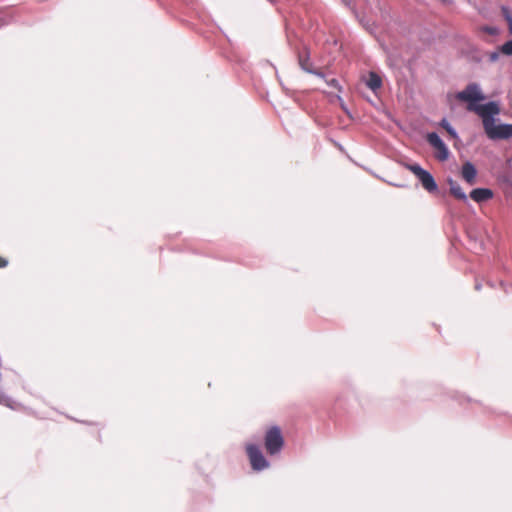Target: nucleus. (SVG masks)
<instances>
[{"label":"nucleus","instance_id":"1","mask_svg":"<svg viewBox=\"0 0 512 512\" xmlns=\"http://www.w3.org/2000/svg\"><path fill=\"white\" fill-rule=\"evenodd\" d=\"M456 98L462 102L467 103V109L471 112H475L480 118L484 115L491 113H500V106L495 101H490L485 104L479 102L485 99L481 87L477 83H470L465 89L456 94Z\"/></svg>","mask_w":512,"mask_h":512},{"label":"nucleus","instance_id":"2","mask_svg":"<svg viewBox=\"0 0 512 512\" xmlns=\"http://www.w3.org/2000/svg\"><path fill=\"white\" fill-rule=\"evenodd\" d=\"M499 113H491L482 117L485 133L490 139H509L512 137V124H495V116Z\"/></svg>","mask_w":512,"mask_h":512},{"label":"nucleus","instance_id":"3","mask_svg":"<svg viewBox=\"0 0 512 512\" xmlns=\"http://www.w3.org/2000/svg\"><path fill=\"white\" fill-rule=\"evenodd\" d=\"M284 445L281 430L277 426L271 427L265 434V448L270 455L280 453Z\"/></svg>","mask_w":512,"mask_h":512},{"label":"nucleus","instance_id":"4","mask_svg":"<svg viewBox=\"0 0 512 512\" xmlns=\"http://www.w3.org/2000/svg\"><path fill=\"white\" fill-rule=\"evenodd\" d=\"M406 167L419 179L423 188L429 193L435 192L437 190V184L430 172L423 169L419 164H408Z\"/></svg>","mask_w":512,"mask_h":512},{"label":"nucleus","instance_id":"5","mask_svg":"<svg viewBox=\"0 0 512 512\" xmlns=\"http://www.w3.org/2000/svg\"><path fill=\"white\" fill-rule=\"evenodd\" d=\"M251 466L256 471H261L269 467V462L265 459L260 448L255 444H249L246 447Z\"/></svg>","mask_w":512,"mask_h":512},{"label":"nucleus","instance_id":"6","mask_svg":"<svg viewBox=\"0 0 512 512\" xmlns=\"http://www.w3.org/2000/svg\"><path fill=\"white\" fill-rule=\"evenodd\" d=\"M426 139L428 143L436 150L435 157L439 161H446L449 158V149L437 133H428Z\"/></svg>","mask_w":512,"mask_h":512},{"label":"nucleus","instance_id":"7","mask_svg":"<svg viewBox=\"0 0 512 512\" xmlns=\"http://www.w3.org/2000/svg\"><path fill=\"white\" fill-rule=\"evenodd\" d=\"M298 61H299V65L301 66V68L306 71L307 73H310V74H314V75H317L321 78H324V74L318 70H315L313 68V65L312 63L310 62V59H309V53L307 52L306 49L303 50V52H301L298 56Z\"/></svg>","mask_w":512,"mask_h":512},{"label":"nucleus","instance_id":"8","mask_svg":"<svg viewBox=\"0 0 512 512\" xmlns=\"http://www.w3.org/2000/svg\"><path fill=\"white\" fill-rule=\"evenodd\" d=\"M461 176L469 185L475 184L477 177L475 166L469 161L465 162L461 168Z\"/></svg>","mask_w":512,"mask_h":512},{"label":"nucleus","instance_id":"9","mask_svg":"<svg viewBox=\"0 0 512 512\" xmlns=\"http://www.w3.org/2000/svg\"><path fill=\"white\" fill-rule=\"evenodd\" d=\"M470 197L477 203L485 202L493 197V192L489 188H476L470 192Z\"/></svg>","mask_w":512,"mask_h":512},{"label":"nucleus","instance_id":"10","mask_svg":"<svg viewBox=\"0 0 512 512\" xmlns=\"http://www.w3.org/2000/svg\"><path fill=\"white\" fill-rule=\"evenodd\" d=\"M450 193L457 199L467 202L468 198L466 193L461 188L460 184L453 179H448Z\"/></svg>","mask_w":512,"mask_h":512},{"label":"nucleus","instance_id":"11","mask_svg":"<svg viewBox=\"0 0 512 512\" xmlns=\"http://www.w3.org/2000/svg\"><path fill=\"white\" fill-rule=\"evenodd\" d=\"M365 83L367 87H369L374 92L380 89L382 86L381 77L375 72L369 73Z\"/></svg>","mask_w":512,"mask_h":512},{"label":"nucleus","instance_id":"12","mask_svg":"<svg viewBox=\"0 0 512 512\" xmlns=\"http://www.w3.org/2000/svg\"><path fill=\"white\" fill-rule=\"evenodd\" d=\"M0 404L5 405L11 409H17L19 406V404H17L15 401H13L11 398H9L3 393H0Z\"/></svg>","mask_w":512,"mask_h":512},{"label":"nucleus","instance_id":"13","mask_svg":"<svg viewBox=\"0 0 512 512\" xmlns=\"http://www.w3.org/2000/svg\"><path fill=\"white\" fill-rule=\"evenodd\" d=\"M440 126L443 127L452 138H455V139L458 138V134H457L456 130L451 126V124L447 121V119H445V118L442 119L440 122Z\"/></svg>","mask_w":512,"mask_h":512},{"label":"nucleus","instance_id":"14","mask_svg":"<svg viewBox=\"0 0 512 512\" xmlns=\"http://www.w3.org/2000/svg\"><path fill=\"white\" fill-rule=\"evenodd\" d=\"M501 11H502L504 18L506 19V21L509 24L510 33H512V12H511V10L506 6H502Z\"/></svg>","mask_w":512,"mask_h":512},{"label":"nucleus","instance_id":"15","mask_svg":"<svg viewBox=\"0 0 512 512\" xmlns=\"http://www.w3.org/2000/svg\"><path fill=\"white\" fill-rule=\"evenodd\" d=\"M501 11H502L504 18L506 19V21L509 24L510 33H512V12H511V10L506 6H502Z\"/></svg>","mask_w":512,"mask_h":512},{"label":"nucleus","instance_id":"16","mask_svg":"<svg viewBox=\"0 0 512 512\" xmlns=\"http://www.w3.org/2000/svg\"><path fill=\"white\" fill-rule=\"evenodd\" d=\"M500 52L506 56H512V39L500 46Z\"/></svg>","mask_w":512,"mask_h":512},{"label":"nucleus","instance_id":"17","mask_svg":"<svg viewBox=\"0 0 512 512\" xmlns=\"http://www.w3.org/2000/svg\"><path fill=\"white\" fill-rule=\"evenodd\" d=\"M481 30L489 35H497L499 33V30L497 27L494 26H484L481 28Z\"/></svg>","mask_w":512,"mask_h":512},{"label":"nucleus","instance_id":"18","mask_svg":"<svg viewBox=\"0 0 512 512\" xmlns=\"http://www.w3.org/2000/svg\"><path fill=\"white\" fill-rule=\"evenodd\" d=\"M500 49L497 50V51H493L489 54V61L490 62H496L498 59H499V56H500Z\"/></svg>","mask_w":512,"mask_h":512},{"label":"nucleus","instance_id":"19","mask_svg":"<svg viewBox=\"0 0 512 512\" xmlns=\"http://www.w3.org/2000/svg\"><path fill=\"white\" fill-rule=\"evenodd\" d=\"M327 84L336 89H340L339 82L336 79L327 80Z\"/></svg>","mask_w":512,"mask_h":512},{"label":"nucleus","instance_id":"20","mask_svg":"<svg viewBox=\"0 0 512 512\" xmlns=\"http://www.w3.org/2000/svg\"><path fill=\"white\" fill-rule=\"evenodd\" d=\"M7 265V261L0 257V268L5 267Z\"/></svg>","mask_w":512,"mask_h":512},{"label":"nucleus","instance_id":"21","mask_svg":"<svg viewBox=\"0 0 512 512\" xmlns=\"http://www.w3.org/2000/svg\"><path fill=\"white\" fill-rule=\"evenodd\" d=\"M475 288H476L477 290H479V289H480V284H476Z\"/></svg>","mask_w":512,"mask_h":512},{"label":"nucleus","instance_id":"22","mask_svg":"<svg viewBox=\"0 0 512 512\" xmlns=\"http://www.w3.org/2000/svg\"><path fill=\"white\" fill-rule=\"evenodd\" d=\"M441 1L446 3V2H450L451 0H441Z\"/></svg>","mask_w":512,"mask_h":512}]
</instances>
